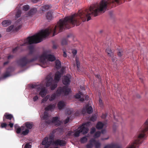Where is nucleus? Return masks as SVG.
I'll return each instance as SVG.
<instances>
[{"label":"nucleus","instance_id":"nucleus-1","mask_svg":"<svg viewBox=\"0 0 148 148\" xmlns=\"http://www.w3.org/2000/svg\"><path fill=\"white\" fill-rule=\"evenodd\" d=\"M131 0H101L100 3L92 5L89 9L79 11L77 14H75L70 16L60 19L58 22L54 27H49L45 29V38L51 33H53L52 36L57 34L58 32H62L64 27L69 29L71 25L73 26L75 24L79 25L81 21L84 22L88 21L91 19V16H96L99 13H104L106 10H108L117 5L124 3L125 1H130Z\"/></svg>","mask_w":148,"mask_h":148},{"label":"nucleus","instance_id":"nucleus-2","mask_svg":"<svg viewBox=\"0 0 148 148\" xmlns=\"http://www.w3.org/2000/svg\"><path fill=\"white\" fill-rule=\"evenodd\" d=\"M40 58L42 63V66L43 68L46 67L47 66L44 63L46 59L50 61H54L56 60L55 56L51 54H47L44 53L41 55L40 56L38 54H36L34 57L31 60H28L26 57H24L17 61V62L18 65L21 67L25 66L27 64L32 62Z\"/></svg>","mask_w":148,"mask_h":148},{"label":"nucleus","instance_id":"nucleus-3","mask_svg":"<svg viewBox=\"0 0 148 148\" xmlns=\"http://www.w3.org/2000/svg\"><path fill=\"white\" fill-rule=\"evenodd\" d=\"M148 134V127H141L134 137V141L127 148H137L142 142L143 138Z\"/></svg>","mask_w":148,"mask_h":148},{"label":"nucleus","instance_id":"nucleus-4","mask_svg":"<svg viewBox=\"0 0 148 148\" xmlns=\"http://www.w3.org/2000/svg\"><path fill=\"white\" fill-rule=\"evenodd\" d=\"M71 91V89L66 86L63 87H59L56 93H54L51 95L49 98V101H53L56 98V97H59L61 94H64L65 95L69 94Z\"/></svg>","mask_w":148,"mask_h":148},{"label":"nucleus","instance_id":"nucleus-5","mask_svg":"<svg viewBox=\"0 0 148 148\" xmlns=\"http://www.w3.org/2000/svg\"><path fill=\"white\" fill-rule=\"evenodd\" d=\"M31 87L32 88H36L37 91H40L39 93L40 95L42 97H44L47 93V90L45 87H42L40 85L32 84Z\"/></svg>","mask_w":148,"mask_h":148},{"label":"nucleus","instance_id":"nucleus-6","mask_svg":"<svg viewBox=\"0 0 148 148\" xmlns=\"http://www.w3.org/2000/svg\"><path fill=\"white\" fill-rule=\"evenodd\" d=\"M66 144L65 140L58 139L56 140L53 141L52 143V145H55L56 146L60 145V146H64Z\"/></svg>","mask_w":148,"mask_h":148},{"label":"nucleus","instance_id":"nucleus-7","mask_svg":"<svg viewBox=\"0 0 148 148\" xmlns=\"http://www.w3.org/2000/svg\"><path fill=\"white\" fill-rule=\"evenodd\" d=\"M13 117L12 114H9L8 113H5L4 114L3 117V120L4 122H8L9 123V121H11Z\"/></svg>","mask_w":148,"mask_h":148},{"label":"nucleus","instance_id":"nucleus-8","mask_svg":"<svg viewBox=\"0 0 148 148\" xmlns=\"http://www.w3.org/2000/svg\"><path fill=\"white\" fill-rule=\"evenodd\" d=\"M58 117H54L53 118L52 121H46V123L49 124L52 122V123H54L56 126H58L60 125V121L58 120Z\"/></svg>","mask_w":148,"mask_h":148},{"label":"nucleus","instance_id":"nucleus-9","mask_svg":"<svg viewBox=\"0 0 148 148\" xmlns=\"http://www.w3.org/2000/svg\"><path fill=\"white\" fill-rule=\"evenodd\" d=\"M71 76L67 75L66 76H64L62 79V82L63 84L65 85H68L70 82V79Z\"/></svg>","mask_w":148,"mask_h":148},{"label":"nucleus","instance_id":"nucleus-10","mask_svg":"<svg viewBox=\"0 0 148 148\" xmlns=\"http://www.w3.org/2000/svg\"><path fill=\"white\" fill-rule=\"evenodd\" d=\"M86 110L85 109H83L82 112L83 114H84L86 110L87 112L89 114H90L92 112V108L91 106H89L88 105H87L86 106Z\"/></svg>","mask_w":148,"mask_h":148},{"label":"nucleus","instance_id":"nucleus-11","mask_svg":"<svg viewBox=\"0 0 148 148\" xmlns=\"http://www.w3.org/2000/svg\"><path fill=\"white\" fill-rule=\"evenodd\" d=\"M46 79V86L47 87L51 86L52 84L53 78L50 75H48L47 76Z\"/></svg>","mask_w":148,"mask_h":148},{"label":"nucleus","instance_id":"nucleus-12","mask_svg":"<svg viewBox=\"0 0 148 148\" xmlns=\"http://www.w3.org/2000/svg\"><path fill=\"white\" fill-rule=\"evenodd\" d=\"M8 122H4V123H1L0 127L1 128H6L7 126L8 125L10 127L12 128L14 126V123H12L11 122H9V124H8Z\"/></svg>","mask_w":148,"mask_h":148},{"label":"nucleus","instance_id":"nucleus-13","mask_svg":"<svg viewBox=\"0 0 148 148\" xmlns=\"http://www.w3.org/2000/svg\"><path fill=\"white\" fill-rule=\"evenodd\" d=\"M78 129H79L80 132L84 134H85L88 133V129L87 127L84 126L82 125L79 128L78 127Z\"/></svg>","mask_w":148,"mask_h":148},{"label":"nucleus","instance_id":"nucleus-14","mask_svg":"<svg viewBox=\"0 0 148 148\" xmlns=\"http://www.w3.org/2000/svg\"><path fill=\"white\" fill-rule=\"evenodd\" d=\"M54 136L53 134H51L49 136L48 139H49V142L48 143V144L47 145H45V147L46 148H48L50 146L51 144H52V143L53 142V140L54 139Z\"/></svg>","mask_w":148,"mask_h":148},{"label":"nucleus","instance_id":"nucleus-15","mask_svg":"<svg viewBox=\"0 0 148 148\" xmlns=\"http://www.w3.org/2000/svg\"><path fill=\"white\" fill-rule=\"evenodd\" d=\"M104 148H121V147L116 144L112 143L108 144Z\"/></svg>","mask_w":148,"mask_h":148},{"label":"nucleus","instance_id":"nucleus-16","mask_svg":"<svg viewBox=\"0 0 148 148\" xmlns=\"http://www.w3.org/2000/svg\"><path fill=\"white\" fill-rule=\"evenodd\" d=\"M12 68L11 67H9L7 69L3 75V78H5L10 75V73L11 71H11Z\"/></svg>","mask_w":148,"mask_h":148},{"label":"nucleus","instance_id":"nucleus-17","mask_svg":"<svg viewBox=\"0 0 148 148\" xmlns=\"http://www.w3.org/2000/svg\"><path fill=\"white\" fill-rule=\"evenodd\" d=\"M28 48L29 51V55H32L33 56H34L35 50L34 49V47L33 46L29 45L28 46Z\"/></svg>","mask_w":148,"mask_h":148},{"label":"nucleus","instance_id":"nucleus-18","mask_svg":"<svg viewBox=\"0 0 148 148\" xmlns=\"http://www.w3.org/2000/svg\"><path fill=\"white\" fill-rule=\"evenodd\" d=\"M90 142L94 143L96 148H99L101 146V144L99 142L96 141L95 139H91L90 140Z\"/></svg>","mask_w":148,"mask_h":148},{"label":"nucleus","instance_id":"nucleus-19","mask_svg":"<svg viewBox=\"0 0 148 148\" xmlns=\"http://www.w3.org/2000/svg\"><path fill=\"white\" fill-rule=\"evenodd\" d=\"M56 106V104H53L49 105L47 106L46 107L45 109L46 111L50 110L51 111H52Z\"/></svg>","mask_w":148,"mask_h":148},{"label":"nucleus","instance_id":"nucleus-20","mask_svg":"<svg viewBox=\"0 0 148 148\" xmlns=\"http://www.w3.org/2000/svg\"><path fill=\"white\" fill-rule=\"evenodd\" d=\"M37 11V9L35 8H34L28 12L27 15L28 16H32Z\"/></svg>","mask_w":148,"mask_h":148},{"label":"nucleus","instance_id":"nucleus-21","mask_svg":"<svg viewBox=\"0 0 148 148\" xmlns=\"http://www.w3.org/2000/svg\"><path fill=\"white\" fill-rule=\"evenodd\" d=\"M14 128L16 130V132L17 134H18L21 133V130H24V127L23 126H21V127H20L17 124H15L14 125Z\"/></svg>","mask_w":148,"mask_h":148},{"label":"nucleus","instance_id":"nucleus-22","mask_svg":"<svg viewBox=\"0 0 148 148\" xmlns=\"http://www.w3.org/2000/svg\"><path fill=\"white\" fill-rule=\"evenodd\" d=\"M51 8V5H46L41 6L40 8V10L42 11H44L47 10Z\"/></svg>","mask_w":148,"mask_h":148},{"label":"nucleus","instance_id":"nucleus-23","mask_svg":"<svg viewBox=\"0 0 148 148\" xmlns=\"http://www.w3.org/2000/svg\"><path fill=\"white\" fill-rule=\"evenodd\" d=\"M11 23V21L10 20H5L2 22V24L4 27H6L10 25Z\"/></svg>","mask_w":148,"mask_h":148},{"label":"nucleus","instance_id":"nucleus-24","mask_svg":"<svg viewBox=\"0 0 148 148\" xmlns=\"http://www.w3.org/2000/svg\"><path fill=\"white\" fill-rule=\"evenodd\" d=\"M59 110L62 109L65 106L64 102L62 101H59L57 104Z\"/></svg>","mask_w":148,"mask_h":148},{"label":"nucleus","instance_id":"nucleus-25","mask_svg":"<svg viewBox=\"0 0 148 148\" xmlns=\"http://www.w3.org/2000/svg\"><path fill=\"white\" fill-rule=\"evenodd\" d=\"M53 12L52 11H49L47 13L46 17L47 19L49 20H51L53 18Z\"/></svg>","mask_w":148,"mask_h":148},{"label":"nucleus","instance_id":"nucleus-26","mask_svg":"<svg viewBox=\"0 0 148 148\" xmlns=\"http://www.w3.org/2000/svg\"><path fill=\"white\" fill-rule=\"evenodd\" d=\"M25 126L28 129H31L33 127V123L32 122H27L25 123Z\"/></svg>","mask_w":148,"mask_h":148},{"label":"nucleus","instance_id":"nucleus-27","mask_svg":"<svg viewBox=\"0 0 148 148\" xmlns=\"http://www.w3.org/2000/svg\"><path fill=\"white\" fill-rule=\"evenodd\" d=\"M61 77V73L58 71H57L55 75V80L59 81Z\"/></svg>","mask_w":148,"mask_h":148},{"label":"nucleus","instance_id":"nucleus-28","mask_svg":"<svg viewBox=\"0 0 148 148\" xmlns=\"http://www.w3.org/2000/svg\"><path fill=\"white\" fill-rule=\"evenodd\" d=\"M82 95V93L80 92H79L78 93L76 94L75 95V98L77 99H80L79 100L82 101H83L84 100V98H81V95Z\"/></svg>","mask_w":148,"mask_h":148},{"label":"nucleus","instance_id":"nucleus-29","mask_svg":"<svg viewBox=\"0 0 148 148\" xmlns=\"http://www.w3.org/2000/svg\"><path fill=\"white\" fill-rule=\"evenodd\" d=\"M70 36L68 35L67 38H64L62 39L61 41V44L62 45H66L67 44L68 42V40L67 38L69 37Z\"/></svg>","mask_w":148,"mask_h":148},{"label":"nucleus","instance_id":"nucleus-30","mask_svg":"<svg viewBox=\"0 0 148 148\" xmlns=\"http://www.w3.org/2000/svg\"><path fill=\"white\" fill-rule=\"evenodd\" d=\"M49 117V114L46 111H45L43 114V115L42 117V119L47 120L48 119Z\"/></svg>","mask_w":148,"mask_h":148},{"label":"nucleus","instance_id":"nucleus-31","mask_svg":"<svg viewBox=\"0 0 148 148\" xmlns=\"http://www.w3.org/2000/svg\"><path fill=\"white\" fill-rule=\"evenodd\" d=\"M55 63L56 69H58L61 68V63L59 60H56Z\"/></svg>","mask_w":148,"mask_h":148},{"label":"nucleus","instance_id":"nucleus-32","mask_svg":"<svg viewBox=\"0 0 148 148\" xmlns=\"http://www.w3.org/2000/svg\"><path fill=\"white\" fill-rule=\"evenodd\" d=\"M48 138L47 137H45L43 139L42 144L43 145H47L48 144L49 141L48 140Z\"/></svg>","mask_w":148,"mask_h":148},{"label":"nucleus","instance_id":"nucleus-33","mask_svg":"<svg viewBox=\"0 0 148 148\" xmlns=\"http://www.w3.org/2000/svg\"><path fill=\"white\" fill-rule=\"evenodd\" d=\"M103 125L104 124L103 123L101 122H99L97 124L96 127L98 129H100L103 127Z\"/></svg>","mask_w":148,"mask_h":148},{"label":"nucleus","instance_id":"nucleus-34","mask_svg":"<svg viewBox=\"0 0 148 148\" xmlns=\"http://www.w3.org/2000/svg\"><path fill=\"white\" fill-rule=\"evenodd\" d=\"M106 52L108 53V54L109 56H112L113 54V53L112 52V50L109 48H108L106 49Z\"/></svg>","mask_w":148,"mask_h":148},{"label":"nucleus","instance_id":"nucleus-35","mask_svg":"<svg viewBox=\"0 0 148 148\" xmlns=\"http://www.w3.org/2000/svg\"><path fill=\"white\" fill-rule=\"evenodd\" d=\"M21 11L20 10H18L16 12L15 15V18H18L21 16Z\"/></svg>","mask_w":148,"mask_h":148},{"label":"nucleus","instance_id":"nucleus-36","mask_svg":"<svg viewBox=\"0 0 148 148\" xmlns=\"http://www.w3.org/2000/svg\"><path fill=\"white\" fill-rule=\"evenodd\" d=\"M80 140L81 143H84L87 141V139L86 137L84 136Z\"/></svg>","mask_w":148,"mask_h":148},{"label":"nucleus","instance_id":"nucleus-37","mask_svg":"<svg viewBox=\"0 0 148 148\" xmlns=\"http://www.w3.org/2000/svg\"><path fill=\"white\" fill-rule=\"evenodd\" d=\"M29 132V129H26L24 131H23L21 133V134L23 135H27Z\"/></svg>","mask_w":148,"mask_h":148},{"label":"nucleus","instance_id":"nucleus-38","mask_svg":"<svg viewBox=\"0 0 148 148\" xmlns=\"http://www.w3.org/2000/svg\"><path fill=\"white\" fill-rule=\"evenodd\" d=\"M97 119V116L95 114L92 115L90 118V119L91 121H95Z\"/></svg>","mask_w":148,"mask_h":148},{"label":"nucleus","instance_id":"nucleus-39","mask_svg":"<svg viewBox=\"0 0 148 148\" xmlns=\"http://www.w3.org/2000/svg\"><path fill=\"white\" fill-rule=\"evenodd\" d=\"M81 133L80 132V130L79 129L75 132L74 134V135L75 137H77L79 136V134Z\"/></svg>","mask_w":148,"mask_h":148},{"label":"nucleus","instance_id":"nucleus-40","mask_svg":"<svg viewBox=\"0 0 148 148\" xmlns=\"http://www.w3.org/2000/svg\"><path fill=\"white\" fill-rule=\"evenodd\" d=\"M29 7L28 5H25L23 6V10L25 11H27L29 9Z\"/></svg>","mask_w":148,"mask_h":148},{"label":"nucleus","instance_id":"nucleus-41","mask_svg":"<svg viewBox=\"0 0 148 148\" xmlns=\"http://www.w3.org/2000/svg\"><path fill=\"white\" fill-rule=\"evenodd\" d=\"M101 133V132H96L94 135V137L95 138L99 137L100 136Z\"/></svg>","mask_w":148,"mask_h":148},{"label":"nucleus","instance_id":"nucleus-42","mask_svg":"<svg viewBox=\"0 0 148 148\" xmlns=\"http://www.w3.org/2000/svg\"><path fill=\"white\" fill-rule=\"evenodd\" d=\"M49 95H47L45 98H43L42 100V103H45L46 101L48 99H49Z\"/></svg>","mask_w":148,"mask_h":148},{"label":"nucleus","instance_id":"nucleus-43","mask_svg":"<svg viewBox=\"0 0 148 148\" xmlns=\"http://www.w3.org/2000/svg\"><path fill=\"white\" fill-rule=\"evenodd\" d=\"M14 27V25H12L6 29L7 32H10L13 29Z\"/></svg>","mask_w":148,"mask_h":148},{"label":"nucleus","instance_id":"nucleus-44","mask_svg":"<svg viewBox=\"0 0 148 148\" xmlns=\"http://www.w3.org/2000/svg\"><path fill=\"white\" fill-rule=\"evenodd\" d=\"M92 143H90L89 144H87L86 145V148H92L93 147Z\"/></svg>","mask_w":148,"mask_h":148},{"label":"nucleus","instance_id":"nucleus-45","mask_svg":"<svg viewBox=\"0 0 148 148\" xmlns=\"http://www.w3.org/2000/svg\"><path fill=\"white\" fill-rule=\"evenodd\" d=\"M14 56L12 55L9 54L7 56V59L8 60L12 59L14 58Z\"/></svg>","mask_w":148,"mask_h":148},{"label":"nucleus","instance_id":"nucleus-46","mask_svg":"<svg viewBox=\"0 0 148 148\" xmlns=\"http://www.w3.org/2000/svg\"><path fill=\"white\" fill-rule=\"evenodd\" d=\"M57 84L52 85L51 86V90H53L57 87Z\"/></svg>","mask_w":148,"mask_h":148},{"label":"nucleus","instance_id":"nucleus-47","mask_svg":"<svg viewBox=\"0 0 148 148\" xmlns=\"http://www.w3.org/2000/svg\"><path fill=\"white\" fill-rule=\"evenodd\" d=\"M76 62L77 64V69H78L80 67V62L77 59L76 60Z\"/></svg>","mask_w":148,"mask_h":148},{"label":"nucleus","instance_id":"nucleus-48","mask_svg":"<svg viewBox=\"0 0 148 148\" xmlns=\"http://www.w3.org/2000/svg\"><path fill=\"white\" fill-rule=\"evenodd\" d=\"M19 48V46H17V47H16L14 49H12V52L13 53H15L17 51V50Z\"/></svg>","mask_w":148,"mask_h":148},{"label":"nucleus","instance_id":"nucleus-49","mask_svg":"<svg viewBox=\"0 0 148 148\" xmlns=\"http://www.w3.org/2000/svg\"><path fill=\"white\" fill-rule=\"evenodd\" d=\"M91 124V123L90 122H88L86 123H83L82 125L84 126H89V125H90Z\"/></svg>","mask_w":148,"mask_h":148},{"label":"nucleus","instance_id":"nucleus-50","mask_svg":"<svg viewBox=\"0 0 148 148\" xmlns=\"http://www.w3.org/2000/svg\"><path fill=\"white\" fill-rule=\"evenodd\" d=\"M110 57L112 58V60L113 62H115L117 60L116 57L114 55V54H113V56H112Z\"/></svg>","mask_w":148,"mask_h":148},{"label":"nucleus","instance_id":"nucleus-51","mask_svg":"<svg viewBox=\"0 0 148 148\" xmlns=\"http://www.w3.org/2000/svg\"><path fill=\"white\" fill-rule=\"evenodd\" d=\"M31 145L29 144V143H27L25 145L24 148H31Z\"/></svg>","mask_w":148,"mask_h":148},{"label":"nucleus","instance_id":"nucleus-52","mask_svg":"<svg viewBox=\"0 0 148 148\" xmlns=\"http://www.w3.org/2000/svg\"><path fill=\"white\" fill-rule=\"evenodd\" d=\"M117 55L119 57H121L123 55V52L121 51H119L118 52Z\"/></svg>","mask_w":148,"mask_h":148},{"label":"nucleus","instance_id":"nucleus-53","mask_svg":"<svg viewBox=\"0 0 148 148\" xmlns=\"http://www.w3.org/2000/svg\"><path fill=\"white\" fill-rule=\"evenodd\" d=\"M69 117H68L64 121V123L65 124H66L69 122Z\"/></svg>","mask_w":148,"mask_h":148},{"label":"nucleus","instance_id":"nucleus-54","mask_svg":"<svg viewBox=\"0 0 148 148\" xmlns=\"http://www.w3.org/2000/svg\"><path fill=\"white\" fill-rule=\"evenodd\" d=\"M95 131H96L95 128L94 127H92L91 129V130L90 132V134H93L95 132Z\"/></svg>","mask_w":148,"mask_h":148},{"label":"nucleus","instance_id":"nucleus-55","mask_svg":"<svg viewBox=\"0 0 148 148\" xmlns=\"http://www.w3.org/2000/svg\"><path fill=\"white\" fill-rule=\"evenodd\" d=\"M107 114L106 113L103 114L101 116L102 119H105L107 116Z\"/></svg>","mask_w":148,"mask_h":148},{"label":"nucleus","instance_id":"nucleus-56","mask_svg":"<svg viewBox=\"0 0 148 148\" xmlns=\"http://www.w3.org/2000/svg\"><path fill=\"white\" fill-rule=\"evenodd\" d=\"M99 103L101 107H102L103 106V103L101 99H99Z\"/></svg>","mask_w":148,"mask_h":148},{"label":"nucleus","instance_id":"nucleus-57","mask_svg":"<svg viewBox=\"0 0 148 148\" xmlns=\"http://www.w3.org/2000/svg\"><path fill=\"white\" fill-rule=\"evenodd\" d=\"M21 25H19L15 28V30L17 31L19 30L20 28H21Z\"/></svg>","mask_w":148,"mask_h":148},{"label":"nucleus","instance_id":"nucleus-58","mask_svg":"<svg viewBox=\"0 0 148 148\" xmlns=\"http://www.w3.org/2000/svg\"><path fill=\"white\" fill-rule=\"evenodd\" d=\"M38 99V97L37 96H36L34 97L33 98V100L34 101H36Z\"/></svg>","mask_w":148,"mask_h":148},{"label":"nucleus","instance_id":"nucleus-59","mask_svg":"<svg viewBox=\"0 0 148 148\" xmlns=\"http://www.w3.org/2000/svg\"><path fill=\"white\" fill-rule=\"evenodd\" d=\"M72 53L73 56H75L77 53V51L76 50H73L72 51Z\"/></svg>","mask_w":148,"mask_h":148},{"label":"nucleus","instance_id":"nucleus-60","mask_svg":"<svg viewBox=\"0 0 148 148\" xmlns=\"http://www.w3.org/2000/svg\"><path fill=\"white\" fill-rule=\"evenodd\" d=\"M72 132L71 131H69L67 134V136H70L71 135Z\"/></svg>","mask_w":148,"mask_h":148},{"label":"nucleus","instance_id":"nucleus-61","mask_svg":"<svg viewBox=\"0 0 148 148\" xmlns=\"http://www.w3.org/2000/svg\"><path fill=\"white\" fill-rule=\"evenodd\" d=\"M10 61L8 60L7 61L4 62L3 63V65L5 66L6 65V64H8L9 62Z\"/></svg>","mask_w":148,"mask_h":148},{"label":"nucleus","instance_id":"nucleus-62","mask_svg":"<svg viewBox=\"0 0 148 148\" xmlns=\"http://www.w3.org/2000/svg\"><path fill=\"white\" fill-rule=\"evenodd\" d=\"M63 56L64 57H66L67 55L65 52H64Z\"/></svg>","mask_w":148,"mask_h":148},{"label":"nucleus","instance_id":"nucleus-63","mask_svg":"<svg viewBox=\"0 0 148 148\" xmlns=\"http://www.w3.org/2000/svg\"><path fill=\"white\" fill-rule=\"evenodd\" d=\"M113 130L114 131H116V127L114 125L113 127Z\"/></svg>","mask_w":148,"mask_h":148},{"label":"nucleus","instance_id":"nucleus-64","mask_svg":"<svg viewBox=\"0 0 148 148\" xmlns=\"http://www.w3.org/2000/svg\"><path fill=\"white\" fill-rule=\"evenodd\" d=\"M39 0H32V1L34 3H36Z\"/></svg>","mask_w":148,"mask_h":148}]
</instances>
